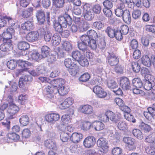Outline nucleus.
<instances>
[{
  "mask_svg": "<svg viewBox=\"0 0 155 155\" xmlns=\"http://www.w3.org/2000/svg\"><path fill=\"white\" fill-rule=\"evenodd\" d=\"M81 41L77 42L78 48L81 51L82 54H85L86 51H87V46H89L91 49L95 50V48H93L90 46L91 45L90 43V40L88 37L81 35L80 38Z\"/></svg>",
  "mask_w": 155,
  "mask_h": 155,
  "instance_id": "nucleus-1",
  "label": "nucleus"
},
{
  "mask_svg": "<svg viewBox=\"0 0 155 155\" xmlns=\"http://www.w3.org/2000/svg\"><path fill=\"white\" fill-rule=\"evenodd\" d=\"M3 18H2V21L3 24V26H0V27H4L6 23H8L9 26V28L11 29H13L14 30L19 28V25L18 23L15 20L13 19L12 18L7 16H3Z\"/></svg>",
  "mask_w": 155,
  "mask_h": 155,
  "instance_id": "nucleus-2",
  "label": "nucleus"
},
{
  "mask_svg": "<svg viewBox=\"0 0 155 155\" xmlns=\"http://www.w3.org/2000/svg\"><path fill=\"white\" fill-rule=\"evenodd\" d=\"M87 35H84L83 36H86L89 38L90 43L91 45L90 46L93 48L96 49L97 47V41L98 39V37L97 32L94 30H90L87 32Z\"/></svg>",
  "mask_w": 155,
  "mask_h": 155,
  "instance_id": "nucleus-3",
  "label": "nucleus"
},
{
  "mask_svg": "<svg viewBox=\"0 0 155 155\" xmlns=\"http://www.w3.org/2000/svg\"><path fill=\"white\" fill-rule=\"evenodd\" d=\"M58 21L63 28H66L68 25L70 26L71 25L72 20L69 15L65 13L58 17Z\"/></svg>",
  "mask_w": 155,
  "mask_h": 155,
  "instance_id": "nucleus-4",
  "label": "nucleus"
},
{
  "mask_svg": "<svg viewBox=\"0 0 155 155\" xmlns=\"http://www.w3.org/2000/svg\"><path fill=\"white\" fill-rule=\"evenodd\" d=\"M36 17L38 22L41 25L43 24L45 21H47V23L49 25L51 24L49 12L46 13V18L44 12L42 11L39 10L36 13Z\"/></svg>",
  "mask_w": 155,
  "mask_h": 155,
  "instance_id": "nucleus-5",
  "label": "nucleus"
},
{
  "mask_svg": "<svg viewBox=\"0 0 155 155\" xmlns=\"http://www.w3.org/2000/svg\"><path fill=\"white\" fill-rule=\"evenodd\" d=\"M150 71L146 68V90L150 91L152 88L153 85H155V78L154 77L149 74Z\"/></svg>",
  "mask_w": 155,
  "mask_h": 155,
  "instance_id": "nucleus-6",
  "label": "nucleus"
},
{
  "mask_svg": "<svg viewBox=\"0 0 155 155\" xmlns=\"http://www.w3.org/2000/svg\"><path fill=\"white\" fill-rule=\"evenodd\" d=\"M97 146L101 148L100 151L104 153H107L108 151L109 147L108 146V141L104 138H101L97 141Z\"/></svg>",
  "mask_w": 155,
  "mask_h": 155,
  "instance_id": "nucleus-7",
  "label": "nucleus"
},
{
  "mask_svg": "<svg viewBox=\"0 0 155 155\" xmlns=\"http://www.w3.org/2000/svg\"><path fill=\"white\" fill-rule=\"evenodd\" d=\"M18 107L14 104H10L7 110L9 119H12L16 117V114L19 110Z\"/></svg>",
  "mask_w": 155,
  "mask_h": 155,
  "instance_id": "nucleus-8",
  "label": "nucleus"
},
{
  "mask_svg": "<svg viewBox=\"0 0 155 155\" xmlns=\"http://www.w3.org/2000/svg\"><path fill=\"white\" fill-rule=\"evenodd\" d=\"M96 142V138L93 136H89L85 138L83 142L84 147L87 148L93 147Z\"/></svg>",
  "mask_w": 155,
  "mask_h": 155,
  "instance_id": "nucleus-9",
  "label": "nucleus"
},
{
  "mask_svg": "<svg viewBox=\"0 0 155 155\" xmlns=\"http://www.w3.org/2000/svg\"><path fill=\"white\" fill-rule=\"evenodd\" d=\"M93 91L97 96L100 98H104L107 95V92L100 86H95L93 89Z\"/></svg>",
  "mask_w": 155,
  "mask_h": 155,
  "instance_id": "nucleus-10",
  "label": "nucleus"
},
{
  "mask_svg": "<svg viewBox=\"0 0 155 155\" xmlns=\"http://www.w3.org/2000/svg\"><path fill=\"white\" fill-rule=\"evenodd\" d=\"M39 33L37 31H31L26 35V40L29 42H34L38 40Z\"/></svg>",
  "mask_w": 155,
  "mask_h": 155,
  "instance_id": "nucleus-11",
  "label": "nucleus"
},
{
  "mask_svg": "<svg viewBox=\"0 0 155 155\" xmlns=\"http://www.w3.org/2000/svg\"><path fill=\"white\" fill-rule=\"evenodd\" d=\"M107 60L109 64L111 66H115L117 65L119 61L117 56L113 52L109 53Z\"/></svg>",
  "mask_w": 155,
  "mask_h": 155,
  "instance_id": "nucleus-12",
  "label": "nucleus"
},
{
  "mask_svg": "<svg viewBox=\"0 0 155 155\" xmlns=\"http://www.w3.org/2000/svg\"><path fill=\"white\" fill-rule=\"evenodd\" d=\"M60 117V115L58 114L55 113L48 114L45 117V119L46 121L51 123H54L58 120Z\"/></svg>",
  "mask_w": 155,
  "mask_h": 155,
  "instance_id": "nucleus-13",
  "label": "nucleus"
},
{
  "mask_svg": "<svg viewBox=\"0 0 155 155\" xmlns=\"http://www.w3.org/2000/svg\"><path fill=\"white\" fill-rule=\"evenodd\" d=\"M57 85H51L48 86L45 88L47 97L49 98H52L53 97V94L57 93Z\"/></svg>",
  "mask_w": 155,
  "mask_h": 155,
  "instance_id": "nucleus-14",
  "label": "nucleus"
},
{
  "mask_svg": "<svg viewBox=\"0 0 155 155\" xmlns=\"http://www.w3.org/2000/svg\"><path fill=\"white\" fill-rule=\"evenodd\" d=\"M83 137V135L81 133L74 132L70 137V140L73 143H76L80 141Z\"/></svg>",
  "mask_w": 155,
  "mask_h": 155,
  "instance_id": "nucleus-15",
  "label": "nucleus"
},
{
  "mask_svg": "<svg viewBox=\"0 0 155 155\" xmlns=\"http://www.w3.org/2000/svg\"><path fill=\"white\" fill-rule=\"evenodd\" d=\"M32 80V76L30 75H25L20 78L19 80V86L22 87L26 84L27 82L31 81Z\"/></svg>",
  "mask_w": 155,
  "mask_h": 155,
  "instance_id": "nucleus-16",
  "label": "nucleus"
},
{
  "mask_svg": "<svg viewBox=\"0 0 155 155\" xmlns=\"http://www.w3.org/2000/svg\"><path fill=\"white\" fill-rule=\"evenodd\" d=\"M120 85L124 90H129L130 88L129 80L125 77L121 78L120 81Z\"/></svg>",
  "mask_w": 155,
  "mask_h": 155,
  "instance_id": "nucleus-17",
  "label": "nucleus"
},
{
  "mask_svg": "<svg viewBox=\"0 0 155 155\" xmlns=\"http://www.w3.org/2000/svg\"><path fill=\"white\" fill-rule=\"evenodd\" d=\"M124 3H121L114 10L116 15L118 17H121L124 12L125 9Z\"/></svg>",
  "mask_w": 155,
  "mask_h": 155,
  "instance_id": "nucleus-18",
  "label": "nucleus"
},
{
  "mask_svg": "<svg viewBox=\"0 0 155 155\" xmlns=\"http://www.w3.org/2000/svg\"><path fill=\"white\" fill-rule=\"evenodd\" d=\"M154 134H152L146 137V142L150 143V148L152 150L151 152V153L155 151V140L154 139Z\"/></svg>",
  "mask_w": 155,
  "mask_h": 155,
  "instance_id": "nucleus-19",
  "label": "nucleus"
},
{
  "mask_svg": "<svg viewBox=\"0 0 155 155\" xmlns=\"http://www.w3.org/2000/svg\"><path fill=\"white\" fill-rule=\"evenodd\" d=\"M73 103V100L71 98H66L64 101L59 105V108L61 110H64L69 107Z\"/></svg>",
  "mask_w": 155,
  "mask_h": 155,
  "instance_id": "nucleus-20",
  "label": "nucleus"
},
{
  "mask_svg": "<svg viewBox=\"0 0 155 155\" xmlns=\"http://www.w3.org/2000/svg\"><path fill=\"white\" fill-rule=\"evenodd\" d=\"M21 28L23 30L30 31L34 29V27L33 21H27L21 24Z\"/></svg>",
  "mask_w": 155,
  "mask_h": 155,
  "instance_id": "nucleus-21",
  "label": "nucleus"
},
{
  "mask_svg": "<svg viewBox=\"0 0 155 155\" xmlns=\"http://www.w3.org/2000/svg\"><path fill=\"white\" fill-rule=\"evenodd\" d=\"M147 110L148 112L146 114V122L147 120H148L150 122L152 121L153 119V113L155 111V107L153 106L152 107H149L147 108Z\"/></svg>",
  "mask_w": 155,
  "mask_h": 155,
  "instance_id": "nucleus-22",
  "label": "nucleus"
},
{
  "mask_svg": "<svg viewBox=\"0 0 155 155\" xmlns=\"http://www.w3.org/2000/svg\"><path fill=\"white\" fill-rule=\"evenodd\" d=\"M64 64L66 68L69 69L76 68L77 65L76 61L73 60V61L70 58L65 59Z\"/></svg>",
  "mask_w": 155,
  "mask_h": 155,
  "instance_id": "nucleus-23",
  "label": "nucleus"
},
{
  "mask_svg": "<svg viewBox=\"0 0 155 155\" xmlns=\"http://www.w3.org/2000/svg\"><path fill=\"white\" fill-rule=\"evenodd\" d=\"M40 31V33L41 35H44V39L46 42H49L52 38V34L49 31L45 32L43 28H41L39 30L38 32Z\"/></svg>",
  "mask_w": 155,
  "mask_h": 155,
  "instance_id": "nucleus-24",
  "label": "nucleus"
},
{
  "mask_svg": "<svg viewBox=\"0 0 155 155\" xmlns=\"http://www.w3.org/2000/svg\"><path fill=\"white\" fill-rule=\"evenodd\" d=\"M81 111L84 114H90L93 113V109L91 105L87 104L82 106Z\"/></svg>",
  "mask_w": 155,
  "mask_h": 155,
  "instance_id": "nucleus-25",
  "label": "nucleus"
},
{
  "mask_svg": "<svg viewBox=\"0 0 155 155\" xmlns=\"http://www.w3.org/2000/svg\"><path fill=\"white\" fill-rule=\"evenodd\" d=\"M122 15L121 17L123 21L127 24H130L131 21V17L129 11L127 9L125 10Z\"/></svg>",
  "mask_w": 155,
  "mask_h": 155,
  "instance_id": "nucleus-26",
  "label": "nucleus"
},
{
  "mask_svg": "<svg viewBox=\"0 0 155 155\" xmlns=\"http://www.w3.org/2000/svg\"><path fill=\"white\" fill-rule=\"evenodd\" d=\"M33 11V9L32 7L24 9L22 11L21 15L24 18H28L32 15Z\"/></svg>",
  "mask_w": 155,
  "mask_h": 155,
  "instance_id": "nucleus-27",
  "label": "nucleus"
},
{
  "mask_svg": "<svg viewBox=\"0 0 155 155\" xmlns=\"http://www.w3.org/2000/svg\"><path fill=\"white\" fill-rule=\"evenodd\" d=\"M117 29L111 26H108L105 30V32L108 36L111 38L115 37V34Z\"/></svg>",
  "mask_w": 155,
  "mask_h": 155,
  "instance_id": "nucleus-28",
  "label": "nucleus"
},
{
  "mask_svg": "<svg viewBox=\"0 0 155 155\" xmlns=\"http://www.w3.org/2000/svg\"><path fill=\"white\" fill-rule=\"evenodd\" d=\"M7 141L8 143L12 142L13 140H17L19 138V136L14 132L8 133L7 135Z\"/></svg>",
  "mask_w": 155,
  "mask_h": 155,
  "instance_id": "nucleus-29",
  "label": "nucleus"
},
{
  "mask_svg": "<svg viewBox=\"0 0 155 155\" xmlns=\"http://www.w3.org/2000/svg\"><path fill=\"white\" fill-rule=\"evenodd\" d=\"M15 30L9 28L7 29L6 31L2 34L3 39H11L12 35L14 34Z\"/></svg>",
  "mask_w": 155,
  "mask_h": 155,
  "instance_id": "nucleus-30",
  "label": "nucleus"
},
{
  "mask_svg": "<svg viewBox=\"0 0 155 155\" xmlns=\"http://www.w3.org/2000/svg\"><path fill=\"white\" fill-rule=\"evenodd\" d=\"M17 46L19 49L23 51L27 50L30 47L28 43L25 41H23L18 42Z\"/></svg>",
  "mask_w": 155,
  "mask_h": 155,
  "instance_id": "nucleus-31",
  "label": "nucleus"
},
{
  "mask_svg": "<svg viewBox=\"0 0 155 155\" xmlns=\"http://www.w3.org/2000/svg\"><path fill=\"white\" fill-rule=\"evenodd\" d=\"M115 114L111 111H107L106 112L105 115L103 117V121L104 122H107L109 121V120H111Z\"/></svg>",
  "mask_w": 155,
  "mask_h": 155,
  "instance_id": "nucleus-32",
  "label": "nucleus"
},
{
  "mask_svg": "<svg viewBox=\"0 0 155 155\" xmlns=\"http://www.w3.org/2000/svg\"><path fill=\"white\" fill-rule=\"evenodd\" d=\"M92 127H94L97 131L102 130L104 128V124L101 122L97 121L94 122L92 124Z\"/></svg>",
  "mask_w": 155,
  "mask_h": 155,
  "instance_id": "nucleus-33",
  "label": "nucleus"
},
{
  "mask_svg": "<svg viewBox=\"0 0 155 155\" xmlns=\"http://www.w3.org/2000/svg\"><path fill=\"white\" fill-rule=\"evenodd\" d=\"M81 129L84 131H87L92 127V124L91 122L87 121H81L80 124Z\"/></svg>",
  "mask_w": 155,
  "mask_h": 155,
  "instance_id": "nucleus-34",
  "label": "nucleus"
},
{
  "mask_svg": "<svg viewBox=\"0 0 155 155\" xmlns=\"http://www.w3.org/2000/svg\"><path fill=\"white\" fill-rule=\"evenodd\" d=\"M61 41V38L60 35L54 34L52 37L51 43L53 45L57 46L59 45Z\"/></svg>",
  "mask_w": 155,
  "mask_h": 155,
  "instance_id": "nucleus-35",
  "label": "nucleus"
},
{
  "mask_svg": "<svg viewBox=\"0 0 155 155\" xmlns=\"http://www.w3.org/2000/svg\"><path fill=\"white\" fill-rule=\"evenodd\" d=\"M64 85L62 84L57 87V93L58 92L60 95H64L67 94L68 91V90L64 87Z\"/></svg>",
  "mask_w": 155,
  "mask_h": 155,
  "instance_id": "nucleus-36",
  "label": "nucleus"
},
{
  "mask_svg": "<svg viewBox=\"0 0 155 155\" xmlns=\"http://www.w3.org/2000/svg\"><path fill=\"white\" fill-rule=\"evenodd\" d=\"M153 64L155 66V56L146 55V66L150 67L151 65V61Z\"/></svg>",
  "mask_w": 155,
  "mask_h": 155,
  "instance_id": "nucleus-37",
  "label": "nucleus"
},
{
  "mask_svg": "<svg viewBox=\"0 0 155 155\" xmlns=\"http://www.w3.org/2000/svg\"><path fill=\"white\" fill-rule=\"evenodd\" d=\"M53 24L54 28L55 31L60 34L63 30L62 26L56 20H53Z\"/></svg>",
  "mask_w": 155,
  "mask_h": 155,
  "instance_id": "nucleus-38",
  "label": "nucleus"
},
{
  "mask_svg": "<svg viewBox=\"0 0 155 155\" xmlns=\"http://www.w3.org/2000/svg\"><path fill=\"white\" fill-rule=\"evenodd\" d=\"M49 83L51 84H52L53 85H57L58 87L62 84H64L65 83V81L64 79L62 78L53 79L51 80V82Z\"/></svg>",
  "mask_w": 155,
  "mask_h": 155,
  "instance_id": "nucleus-39",
  "label": "nucleus"
},
{
  "mask_svg": "<svg viewBox=\"0 0 155 155\" xmlns=\"http://www.w3.org/2000/svg\"><path fill=\"white\" fill-rule=\"evenodd\" d=\"M62 46L63 49L68 52H70L72 49V45L70 42L67 41H63Z\"/></svg>",
  "mask_w": 155,
  "mask_h": 155,
  "instance_id": "nucleus-40",
  "label": "nucleus"
},
{
  "mask_svg": "<svg viewBox=\"0 0 155 155\" xmlns=\"http://www.w3.org/2000/svg\"><path fill=\"white\" fill-rule=\"evenodd\" d=\"M123 140L125 143L130 146L133 145L136 142L134 139L128 137H123Z\"/></svg>",
  "mask_w": 155,
  "mask_h": 155,
  "instance_id": "nucleus-41",
  "label": "nucleus"
},
{
  "mask_svg": "<svg viewBox=\"0 0 155 155\" xmlns=\"http://www.w3.org/2000/svg\"><path fill=\"white\" fill-rule=\"evenodd\" d=\"M132 83L133 86L135 88H141L143 86V83L141 80L138 78L134 79L132 80Z\"/></svg>",
  "mask_w": 155,
  "mask_h": 155,
  "instance_id": "nucleus-42",
  "label": "nucleus"
},
{
  "mask_svg": "<svg viewBox=\"0 0 155 155\" xmlns=\"http://www.w3.org/2000/svg\"><path fill=\"white\" fill-rule=\"evenodd\" d=\"M19 121L20 124L23 126H26L29 123V118L27 115H23L20 118Z\"/></svg>",
  "mask_w": 155,
  "mask_h": 155,
  "instance_id": "nucleus-43",
  "label": "nucleus"
},
{
  "mask_svg": "<svg viewBox=\"0 0 155 155\" xmlns=\"http://www.w3.org/2000/svg\"><path fill=\"white\" fill-rule=\"evenodd\" d=\"M45 146L47 148L53 150L55 149L56 147L55 144L50 140H47L44 143Z\"/></svg>",
  "mask_w": 155,
  "mask_h": 155,
  "instance_id": "nucleus-44",
  "label": "nucleus"
},
{
  "mask_svg": "<svg viewBox=\"0 0 155 155\" xmlns=\"http://www.w3.org/2000/svg\"><path fill=\"white\" fill-rule=\"evenodd\" d=\"M41 54L43 58L46 57L48 55L49 48L46 46H42L41 49Z\"/></svg>",
  "mask_w": 155,
  "mask_h": 155,
  "instance_id": "nucleus-45",
  "label": "nucleus"
},
{
  "mask_svg": "<svg viewBox=\"0 0 155 155\" xmlns=\"http://www.w3.org/2000/svg\"><path fill=\"white\" fill-rule=\"evenodd\" d=\"M132 134L138 139L141 140L143 138V135L141 131L138 129H134L132 131Z\"/></svg>",
  "mask_w": 155,
  "mask_h": 155,
  "instance_id": "nucleus-46",
  "label": "nucleus"
},
{
  "mask_svg": "<svg viewBox=\"0 0 155 155\" xmlns=\"http://www.w3.org/2000/svg\"><path fill=\"white\" fill-rule=\"evenodd\" d=\"M72 58L75 59L76 61L80 60V59L83 56L81 53L78 51H73L72 53Z\"/></svg>",
  "mask_w": 155,
  "mask_h": 155,
  "instance_id": "nucleus-47",
  "label": "nucleus"
},
{
  "mask_svg": "<svg viewBox=\"0 0 155 155\" xmlns=\"http://www.w3.org/2000/svg\"><path fill=\"white\" fill-rule=\"evenodd\" d=\"M70 136V134L68 133L62 132L60 134V137L62 142H66L69 140Z\"/></svg>",
  "mask_w": 155,
  "mask_h": 155,
  "instance_id": "nucleus-48",
  "label": "nucleus"
},
{
  "mask_svg": "<svg viewBox=\"0 0 155 155\" xmlns=\"http://www.w3.org/2000/svg\"><path fill=\"white\" fill-rule=\"evenodd\" d=\"M109 136L111 137L112 139L114 140L117 142L119 141L120 136L118 132L116 130L110 132Z\"/></svg>",
  "mask_w": 155,
  "mask_h": 155,
  "instance_id": "nucleus-49",
  "label": "nucleus"
},
{
  "mask_svg": "<svg viewBox=\"0 0 155 155\" xmlns=\"http://www.w3.org/2000/svg\"><path fill=\"white\" fill-rule=\"evenodd\" d=\"M17 62L14 60H11L8 61L7 63L8 68L11 70H13L15 69L17 66Z\"/></svg>",
  "mask_w": 155,
  "mask_h": 155,
  "instance_id": "nucleus-50",
  "label": "nucleus"
},
{
  "mask_svg": "<svg viewBox=\"0 0 155 155\" xmlns=\"http://www.w3.org/2000/svg\"><path fill=\"white\" fill-rule=\"evenodd\" d=\"M28 99V96L26 94H21L19 96L18 101L21 105H24Z\"/></svg>",
  "mask_w": 155,
  "mask_h": 155,
  "instance_id": "nucleus-51",
  "label": "nucleus"
},
{
  "mask_svg": "<svg viewBox=\"0 0 155 155\" xmlns=\"http://www.w3.org/2000/svg\"><path fill=\"white\" fill-rule=\"evenodd\" d=\"M84 18L88 21H91L94 18V14L93 12L90 11L83 13Z\"/></svg>",
  "mask_w": 155,
  "mask_h": 155,
  "instance_id": "nucleus-52",
  "label": "nucleus"
},
{
  "mask_svg": "<svg viewBox=\"0 0 155 155\" xmlns=\"http://www.w3.org/2000/svg\"><path fill=\"white\" fill-rule=\"evenodd\" d=\"M31 56L32 59L37 61H39L41 59L43 58L41 54L37 51L33 52L31 54Z\"/></svg>",
  "mask_w": 155,
  "mask_h": 155,
  "instance_id": "nucleus-53",
  "label": "nucleus"
},
{
  "mask_svg": "<svg viewBox=\"0 0 155 155\" xmlns=\"http://www.w3.org/2000/svg\"><path fill=\"white\" fill-rule=\"evenodd\" d=\"M53 4L57 8H61L63 7L64 0H53Z\"/></svg>",
  "mask_w": 155,
  "mask_h": 155,
  "instance_id": "nucleus-54",
  "label": "nucleus"
},
{
  "mask_svg": "<svg viewBox=\"0 0 155 155\" xmlns=\"http://www.w3.org/2000/svg\"><path fill=\"white\" fill-rule=\"evenodd\" d=\"M61 120L63 125L68 124L71 122L70 116L68 114L63 115L61 118Z\"/></svg>",
  "mask_w": 155,
  "mask_h": 155,
  "instance_id": "nucleus-55",
  "label": "nucleus"
},
{
  "mask_svg": "<svg viewBox=\"0 0 155 155\" xmlns=\"http://www.w3.org/2000/svg\"><path fill=\"white\" fill-rule=\"evenodd\" d=\"M131 66L133 71L134 72L136 73H138L140 71V67L137 62H132L131 63Z\"/></svg>",
  "mask_w": 155,
  "mask_h": 155,
  "instance_id": "nucleus-56",
  "label": "nucleus"
},
{
  "mask_svg": "<svg viewBox=\"0 0 155 155\" xmlns=\"http://www.w3.org/2000/svg\"><path fill=\"white\" fill-rule=\"evenodd\" d=\"M117 127L120 130H125L127 129V125L125 122L119 121L117 124Z\"/></svg>",
  "mask_w": 155,
  "mask_h": 155,
  "instance_id": "nucleus-57",
  "label": "nucleus"
},
{
  "mask_svg": "<svg viewBox=\"0 0 155 155\" xmlns=\"http://www.w3.org/2000/svg\"><path fill=\"white\" fill-rule=\"evenodd\" d=\"M90 78V76L88 73H85L82 75L79 78V80L83 82L87 81Z\"/></svg>",
  "mask_w": 155,
  "mask_h": 155,
  "instance_id": "nucleus-58",
  "label": "nucleus"
},
{
  "mask_svg": "<svg viewBox=\"0 0 155 155\" xmlns=\"http://www.w3.org/2000/svg\"><path fill=\"white\" fill-rule=\"evenodd\" d=\"M101 6L99 4H96L92 7V10L95 14H99L101 10Z\"/></svg>",
  "mask_w": 155,
  "mask_h": 155,
  "instance_id": "nucleus-59",
  "label": "nucleus"
},
{
  "mask_svg": "<svg viewBox=\"0 0 155 155\" xmlns=\"http://www.w3.org/2000/svg\"><path fill=\"white\" fill-rule=\"evenodd\" d=\"M124 116L126 119L130 122H132L133 123L136 122V120L134 116L127 112L124 114Z\"/></svg>",
  "mask_w": 155,
  "mask_h": 155,
  "instance_id": "nucleus-60",
  "label": "nucleus"
},
{
  "mask_svg": "<svg viewBox=\"0 0 155 155\" xmlns=\"http://www.w3.org/2000/svg\"><path fill=\"white\" fill-rule=\"evenodd\" d=\"M12 48V47H10L7 44L3 43L0 45V50L3 52L8 51L11 50Z\"/></svg>",
  "mask_w": 155,
  "mask_h": 155,
  "instance_id": "nucleus-61",
  "label": "nucleus"
},
{
  "mask_svg": "<svg viewBox=\"0 0 155 155\" xmlns=\"http://www.w3.org/2000/svg\"><path fill=\"white\" fill-rule=\"evenodd\" d=\"M78 62L79 64L82 66H87L89 64V63L86 58L83 56L81 58Z\"/></svg>",
  "mask_w": 155,
  "mask_h": 155,
  "instance_id": "nucleus-62",
  "label": "nucleus"
},
{
  "mask_svg": "<svg viewBox=\"0 0 155 155\" xmlns=\"http://www.w3.org/2000/svg\"><path fill=\"white\" fill-rule=\"evenodd\" d=\"M155 97V89L153 88L152 91L146 92V98L153 99Z\"/></svg>",
  "mask_w": 155,
  "mask_h": 155,
  "instance_id": "nucleus-63",
  "label": "nucleus"
},
{
  "mask_svg": "<svg viewBox=\"0 0 155 155\" xmlns=\"http://www.w3.org/2000/svg\"><path fill=\"white\" fill-rule=\"evenodd\" d=\"M112 152L114 155H121L122 150L121 148L116 147L112 149Z\"/></svg>",
  "mask_w": 155,
  "mask_h": 155,
  "instance_id": "nucleus-64",
  "label": "nucleus"
}]
</instances>
